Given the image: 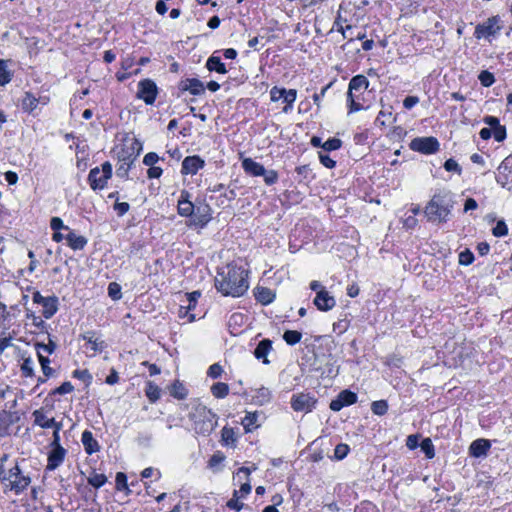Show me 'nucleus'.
<instances>
[{
  "label": "nucleus",
  "mask_w": 512,
  "mask_h": 512,
  "mask_svg": "<svg viewBox=\"0 0 512 512\" xmlns=\"http://www.w3.org/2000/svg\"><path fill=\"white\" fill-rule=\"evenodd\" d=\"M215 287L225 296L240 297L248 289L247 271L234 264H228L218 271Z\"/></svg>",
  "instance_id": "f257e3e1"
},
{
  "label": "nucleus",
  "mask_w": 512,
  "mask_h": 512,
  "mask_svg": "<svg viewBox=\"0 0 512 512\" xmlns=\"http://www.w3.org/2000/svg\"><path fill=\"white\" fill-rule=\"evenodd\" d=\"M188 418L192 422V428L195 433L203 436L210 435L218 422L217 415L199 400L191 401Z\"/></svg>",
  "instance_id": "f03ea898"
},
{
  "label": "nucleus",
  "mask_w": 512,
  "mask_h": 512,
  "mask_svg": "<svg viewBox=\"0 0 512 512\" xmlns=\"http://www.w3.org/2000/svg\"><path fill=\"white\" fill-rule=\"evenodd\" d=\"M454 207V200L450 192L435 194L425 207V215L428 221L433 223H445Z\"/></svg>",
  "instance_id": "7ed1b4c3"
},
{
  "label": "nucleus",
  "mask_w": 512,
  "mask_h": 512,
  "mask_svg": "<svg viewBox=\"0 0 512 512\" xmlns=\"http://www.w3.org/2000/svg\"><path fill=\"white\" fill-rule=\"evenodd\" d=\"M368 86L369 81L364 75H356L350 80L347 93L349 113L363 109V105L359 102V98L360 95L367 90Z\"/></svg>",
  "instance_id": "20e7f679"
},
{
  "label": "nucleus",
  "mask_w": 512,
  "mask_h": 512,
  "mask_svg": "<svg viewBox=\"0 0 512 512\" xmlns=\"http://www.w3.org/2000/svg\"><path fill=\"white\" fill-rule=\"evenodd\" d=\"M112 177V165L106 161L101 168H92L88 174V182L93 190H102L106 187L108 180Z\"/></svg>",
  "instance_id": "39448f33"
},
{
  "label": "nucleus",
  "mask_w": 512,
  "mask_h": 512,
  "mask_svg": "<svg viewBox=\"0 0 512 512\" xmlns=\"http://www.w3.org/2000/svg\"><path fill=\"white\" fill-rule=\"evenodd\" d=\"M132 151L131 153L124 152L122 155H119L120 165L118 166L116 170V174L118 177L121 178H127L128 172L131 168V165L133 164L136 157L140 154V151L142 150V146L140 142L135 140L132 144Z\"/></svg>",
  "instance_id": "423d86ee"
},
{
  "label": "nucleus",
  "mask_w": 512,
  "mask_h": 512,
  "mask_svg": "<svg viewBox=\"0 0 512 512\" xmlns=\"http://www.w3.org/2000/svg\"><path fill=\"white\" fill-rule=\"evenodd\" d=\"M409 147L411 150L420 152L422 154H433L439 150L440 144L435 137H416L414 138Z\"/></svg>",
  "instance_id": "0eeeda50"
},
{
  "label": "nucleus",
  "mask_w": 512,
  "mask_h": 512,
  "mask_svg": "<svg viewBox=\"0 0 512 512\" xmlns=\"http://www.w3.org/2000/svg\"><path fill=\"white\" fill-rule=\"evenodd\" d=\"M316 402L309 393H298L292 396L291 407L296 412L309 413L314 409Z\"/></svg>",
  "instance_id": "6e6552de"
},
{
  "label": "nucleus",
  "mask_w": 512,
  "mask_h": 512,
  "mask_svg": "<svg viewBox=\"0 0 512 512\" xmlns=\"http://www.w3.org/2000/svg\"><path fill=\"white\" fill-rule=\"evenodd\" d=\"M157 86L151 79H144L138 83L137 97L147 105H152L157 97Z\"/></svg>",
  "instance_id": "1a4fd4ad"
},
{
  "label": "nucleus",
  "mask_w": 512,
  "mask_h": 512,
  "mask_svg": "<svg viewBox=\"0 0 512 512\" xmlns=\"http://www.w3.org/2000/svg\"><path fill=\"white\" fill-rule=\"evenodd\" d=\"M7 479H10L11 489L16 493L25 490L31 482L30 477L21 475V469L18 465L9 470V477Z\"/></svg>",
  "instance_id": "9d476101"
},
{
  "label": "nucleus",
  "mask_w": 512,
  "mask_h": 512,
  "mask_svg": "<svg viewBox=\"0 0 512 512\" xmlns=\"http://www.w3.org/2000/svg\"><path fill=\"white\" fill-rule=\"evenodd\" d=\"M497 23H498L497 17L488 18L487 21L483 22L482 24H478L476 26L474 36L477 39L495 36L500 30V27L497 25Z\"/></svg>",
  "instance_id": "9b49d317"
},
{
  "label": "nucleus",
  "mask_w": 512,
  "mask_h": 512,
  "mask_svg": "<svg viewBox=\"0 0 512 512\" xmlns=\"http://www.w3.org/2000/svg\"><path fill=\"white\" fill-rule=\"evenodd\" d=\"M357 402V394L350 390L341 391L336 399H333L330 402V409L337 412L340 411L343 407L352 405Z\"/></svg>",
  "instance_id": "f8f14e48"
},
{
  "label": "nucleus",
  "mask_w": 512,
  "mask_h": 512,
  "mask_svg": "<svg viewBox=\"0 0 512 512\" xmlns=\"http://www.w3.org/2000/svg\"><path fill=\"white\" fill-rule=\"evenodd\" d=\"M270 96L272 101H278L283 99L287 103V106L283 109L284 112L288 111V107H291L296 100L297 92L295 89L286 90L285 88L273 87L270 90Z\"/></svg>",
  "instance_id": "ddd939ff"
},
{
  "label": "nucleus",
  "mask_w": 512,
  "mask_h": 512,
  "mask_svg": "<svg viewBox=\"0 0 512 512\" xmlns=\"http://www.w3.org/2000/svg\"><path fill=\"white\" fill-rule=\"evenodd\" d=\"M178 214L182 217H191L195 212V205L191 201V194L187 190H182L177 204Z\"/></svg>",
  "instance_id": "4468645a"
},
{
  "label": "nucleus",
  "mask_w": 512,
  "mask_h": 512,
  "mask_svg": "<svg viewBox=\"0 0 512 512\" xmlns=\"http://www.w3.org/2000/svg\"><path fill=\"white\" fill-rule=\"evenodd\" d=\"M211 220V208L207 204L195 206L190 225L204 227Z\"/></svg>",
  "instance_id": "2eb2a0df"
},
{
  "label": "nucleus",
  "mask_w": 512,
  "mask_h": 512,
  "mask_svg": "<svg viewBox=\"0 0 512 512\" xmlns=\"http://www.w3.org/2000/svg\"><path fill=\"white\" fill-rule=\"evenodd\" d=\"M314 305L320 311H329L336 305V300L326 289H320L314 298Z\"/></svg>",
  "instance_id": "dca6fc26"
},
{
  "label": "nucleus",
  "mask_w": 512,
  "mask_h": 512,
  "mask_svg": "<svg viewBox=\"0 0 512 512\" xmlns=\"http://www.w3.org/2000/svg\"><path fill=\"white\" fill-rule=\"evenodd\" d=\"M483 122L491 127L492 129V136L494 137L495 141L502 142L506 138V128L505 126L500 124V121L495 116H485L483 118Z\"/></svg>",
  "instance_id": "f3484780"
},
{
  "label": "nucleus",
  "mask_w": 512,
  "mask_h": 512,
  "mask_svg": "<svg viewBox=\"0 0 512 512\" xmlns=\"http://www.w3.org/2000/svg\"><path fill=\"white\" fill-rule=\"evenodd\" d=\"M204 164V160L199 156H188L182 162L181 173L194 175L204 167Z\"/></svg>",
  "instance_id": "a211bd4d"
},
{
  "label": "nucleus",
  "mask_w": 512,
  "mask_h": 512,
  "mask_svg": "<svg viewBox=\"0 0 512 512\" xmlns=\"http://www.w3.org/2000/svg\"><path fill=\"white\" fill-rule=\"evenodd\" d=\"M181 91H189L192 95H202L205 92L204 84L196 78H187L179 83Z\"/></svg>",
  "instance_id": "6ab92c4d"
},
{
  "label": "nucleus",
  "mask_w": 512,
  "mask_h": 512,
  "mask_svg": "<svg viewBox=\"0 0 512 512\" xmlns=\"http://www.w3.org/2000/svg\"><path fill=\"white\" fill-rule=\"evenodd\" d=\"M66 450L63 447L52 448L48 455L47 470L53 471L58 468L64 461Z\"/></svg>",
  "instance_id": "aec40b11"
},
{
  "label": "nucleus",
  "mask_w": 512,
  "mask_h": 512,
  "mask_svg": "<svg viewBox=\"0 0 512 512\" xmlns=\"http://www.w3.org/2000/svg\"><path fill=\"white\" fill-rule=\"evenodd\" d=\"M82 339L85 340L91 347L94 353L102 352L106 347V343L100 338L96 337L95 331H87L81 335Z\"/></svg>",
  "instance_id": "412c9836"
},
{
  "label": "nucleus",
  "mask_w": 512,
  "mask_h": 512,
  "mask_svg": "<svg viewBox=\"0 0 512 512\" xmlns=\"http://www.w3.org/2000/svg\"><path fill=\"white\" fill-rule=\"evenodd\" d=\"M490 447H491V444H490L489 440L477 439L471 443V445L469 447V452H470L471 456L482 457V456H486Z\"/></svg>",
  "instance_id": "4be33fe9"
},
{
  "label": "nucleus",
  "mask_w": 512,
  "mask_h": 512,
  "mask_svg": "<svg viewBox=\"0 0 512 512\" xmlns=\"http://www.w3.org/2000/svg\"><path fill=\"white\" fill-rule=\"evenodd\" d=\"M498 173L504 177V181H501V176H497L496 180L502 187L508 184L509 176L512 173V156L506 157L498 167Z\"/></svg>",
  "instance_id": "5701e85b"
},
{
  "label": "nucleus",
  "mask_w": 512,
  "mask_h": 512,
  "mask_svg": "<svg viewBox=\"0 0 512 512\" xmlns=\"http://www.w3.org/2000/svg\"><path fill=\"white\" fill-rule=\"evenodd\" d=\"M81 441L84 446L85 452L89 455L96 453L100 450V445L97 440L93 437L91 431L85 430L82 433Z\"/></svg>",
  "instance_id": "b1692460"
},
{
  "label": "nucleus",
  "mask_w": 512,
  "mask_h": 512,
  "mask_svg": "<svg viewBox=\"0 0 512 512\" xmlns=\"http://www.w3.org/2000/svg\"><path fill=\"white\" fill-rule=\"evenodd\" d=\"M272 349V341L270 339L261 340L254 350V356L258 360H262L264 364H268L269 360L267 359L268 353Z\"/></svg>",
  "instance_id": "393cba45"
},
{
  "label": "nucleus",
  "mask_w": 512,
  "mask_h": 512,
  "mask_svg": "<svg viewBox=\"0 0 512 512\" xmlns=\"http://www.w3.org/2000/svg\"><path fill=\"white\" fill-rule=\"evenodd\" d=\"M242 168L251 176H261L264 173V166L252 158H244L242 160Z\"/></svg>",
  "instance_id": "a878e982"
},
{
  "label": "nucleus",
  "mask_w": 512,
  "mask_h": 512,
  "mask_svg": "<svg viewBox=\"0 0 512 512\" xmlns=\"http://www.w3.org/2000/svg\"><path fill=\"white\" fill-rule=\"evenodd\" d=\"M68 246L73 250H82L86 244L87 239L84 236L77 235L74 231L69 230L65 236Z\"/></svg>",
  "instance_id": "bb28decb"
},
{
  "label": "nucleus",
  "mask_w": 512,
  "mask_h": 512,
  "mask_svg": "<svg viewBox=\"0 0 512 512\" xmlns=\"http://www.w3.org/2000/svg\"><path fill=\"white\" fill-rule=\"evenodd\" d=\"M250 473H251V469L248 467H241L236 473V477L241 479L242 475H243V478L246 480V482H244L241 485L240 490H238V496H240V497H244L251 492V485L249 483Z\"/></svg>",
  "instance_id": "cd10ccee"
},
{
  "label": "nucleus",
  "mask_w": 512,
  "mask_h": 512,
  "mask_svg": "<svg viewBox=\"0 0 512 512\" xmlns=\"http://www.w3.org/2000/svg\"><path fill=\"white\" fill-rule=\"evenodd\" d=\"M58 299L55 296L47 297L45 301L41 304L43 307L42 315L46 319H50L58 309Z\"/></svg>",
  "instance_id": "c85d7f7f"
},
{
  "label": "nucleus",
  "mask_w": 512,
  "mask_h": 512,
  "mask_svg": "<svg viewBox=\"0 0 512 512\" xmlns=\"http://www.w3.org/2000/svg\"><path fill=\"white\" fill-rule=\"evenodd\" d=\"M32 416L34 418V424L41 428H52V425H54V418H48L42 409L35 410Z\"/></svg>",
  "instance_id": "c756f323"
},
{
  "label": "nucleus",
  "mask_w": 512,
  "mask_h": 512,
  "mask_svg": "<svg viewBox=\"0 0 512 512\" xmlns=\"http://www.w3.org/2000/svg\"><path fill=\"white\" fill-rule=\"evenodd\" d=\"M206 68L209 71H215L220 74H226L227 69L225 67V64L221 61V58L219 56H216L215 54H212L207 62H206Z\"/></svg>",
  "instance_id": "7c9ffc66"
},
{
  "label": "nucleus",
  "mask_w": 512,
  "mask_h": 512,
  "mask_svg": "<svg viewBox=\"0 0 512 512\" xmlns=\"http://www.w3.org/2000/svg\"><path fill=\"white\" fill-rule=\"evenodd\" d=\"M271 397V391L266 387H261L255 390V393L252 395V401L254 404L262 406L268 403Z\"/></svg>",
  "instance_id": "2f4dec72"
},
{
  "label": "nucleus",
  "mask_w": 512,
  "mask_h": 512,
  "mask_svg": "<svg viewBox=\"0 0 512 512\" xmlns=\"http://www.w3.org/2000/svg\"><path fill=\"white\" fill-rule=\"evenodd\" d=\"M255 298L263 305H268L274 300L275 294L269 288L257 287L255 290Z\"/></svg>",
  "instance_id": "473e14b6"
},
{
  "label": "nucleus",
  "mask_w": 512,
  "mask_h": 512,
  "mask_svg": "<svg viewBox=\"0 0 512 512\" xmlns=\"http://www.w3.org/2000/svg\"><path fill=\"white\" fill-rule=\"evenodd\" d=\"M40 99L36 98L31 92H26L22 102L21 107L26 112H32L39 104Z\"/></svg>",
  "instance_id": "72a5a7b5"
},
{
  "label": "nucleus",
  "mask_w": 512,
  "mask_h": 512,
  "mask_svg": "<svg viewBox=\"0 0 512 512\" xmlns=\"http://www.w3.org/2000/svg\"><path fill=\"white\" fill-rule=\"evenodd\" d=\"M258 413L257 412H248L245 417L242 419V425L246 432H251L253 429L258 427L257 420H258Z\"/></svg>",
  "instance_id": "f704fd0d"
},
{
  "label": "nucleus",
  "mask_w": 512,
  "mask_h": 512,
  "mask_svg": "<svg viewBox=\"0 0 512 512\" xmlns=\"http://www.w3.org/2000/svg\"><path fill=\"white\" fill-rule=\"evenodd\" d=\"M211 393L215 398H225L229 394V386L224 382H217L211 386Z\"/></svg>",
  "instance_id": "c9c22d12"
},
{
  "label": "nucleus",
  "mask_w": 512,
  "mask_h": 512,
  "mask_svg": "<svg viewBox=\"0 0 512 512\" xmlns=\"http://www.w3.org/2000/svg\"><path fill=\"white\" fill-rule=\"evenodd\" d=\"M145 393L150 402H156L161 396L160 388L154 382H147Z\"/></svg>",
  "instance_id": "e433bc0d"
},
{
  "label": "nucleus",
  "mask_w": 512,
  "mask_h": 512,
  "mask_svg": "<svg viewBox=\"0 0 512 512\" xmlns=\"http://www.w3.org/2000/svg\"><path fill=\"white\" fill-rule=\"evenodd\" d=\"M302 333L296 330H286L283 334V339L288 345H296L301 341Z\"/></svg>",
  "instance_id": "4c0bfd02"
},
{
  "label": "nucleus",
  "mask_w": 512,
  "mask_h": 512,
  "mask_svg": "<svg viewBox=\"0 0 512 512\" xmlns=\"http://www.w3.org/2000/svg\"><path fill=\"white\" fill-rule=\"evenodd\" d=\"M371 410L375 415H385L388 411V403L386 400L374 401L371 404Z\"/></svg>",
  "instance_id": "58836bf2"
},
{
  "label": "nucleus",
  "mask_w": 512,
  "mask_h": 512,
  "mask_svg": "<svg viewBox=\"0 0 512 512\" xmlns=\"http://www.w3.org/2000/svg\"><path fill=\"white\" fill-rule=\"evenodd\" d=\"M171 395L177 399H184L187 396V390L180 382L176 381L172 385Z\"/></svg>",
  "instance_id": "ea45409f"
},
{
  "label": "nucleus",
  "mask_w": 512,
  "mask_h": 512,
  "mask_svg": "<svg viewBox=\"0 0 512 512\" xmlns=\"http://www.w3.org/2000/svg\"><path fill=\"white\" fill-rule=\"evenodd\" d=\"M107 481V477L104 474L93 473L88 478V483L94 488L102 487Z\"/></svg>",
  "instance_id": "a19ab883"
},
{
  "label": "nucleus",
  "mask_w": 512,
  "mask_h": 512,
  "mask_svg": "<svg viewBox=\"0 0 512 512\" xmlns=\"http://www.w3.org/2000/svg\"><path fill=\"white\" fill-rule=\"evenodd\" d=\"M420 446L428 459H432L435 456L434 445L430 438H425L420 444Z\"/></svg>",
  "instance_id": "79ce46f5"
},
{
  "label": "nucleus",
  "mask_w": 512,
  "mask_h": 512,
  "mask_svg": "<svg viewBox=\"0 0 512 512\" xmlns=\"http://www.w3.org/2000/svg\"><path fill=\"white\" fill-rule=\"evenodd\" d=\"M38 359L42 367L43 374L46 377H49L53 374V369L49 366L50 360L43 355L40 350H38Z\"/></svg>",
  "instance_id": "37998d69"
},
{
  "label": "nucleus",
  "mask_w": 512,
  "mask_h": 512,
  "mask_svg": "<svg viewBox=\"0 0 512 512\" xmlns=\"http://www.w3.org/2000/svg\"><path fill=\"white\" fill-rule=\"evenodd\" d=\"M33 360L30 357L24 358L21 364V371L25 377H32L34 375Z\"/></svg>",
  "instance_id": "c03bdc74"
},
{
  "label": "nucleus",
  "mask_w": 512,
  "mask_h": 512,
  "mask_svg": "<svg viewBox=\"0 0 512 512\" xmlns=\"http://www.w3.org/2000/svg\"><path fill=\"white\" fill-rule=\"evenodd\" d=\"M108 295L113 300H119L122 297L121 286L116 282L109 283Z\"/></svg>",
  "instance_id": "a18cd8bd"
},
{
  "label": "nucleus",
  "mask_w": 512,
  "mask_h": 512,
  "mask_svg": "<svg viewBox=\"0 0 512 512\" xmlns=\"http://www.w3.org/2000/svg\"><path fill=\"white\" fill-rule=\"evenodd\" d=\"M478 79L484 87H490L495 82L494 75L489 71H482Z\"/></svg>",
  "instance_id": "49530a36"
},
{
  "label": "nucleus",
  "mask_w": 512,
  "mask_h": 512,
  "mask_svg": "<svg viewBox=\"0 0 512 512\" xmlns=\"http://www.w3.org/2000/svg\"><path fill=\"white\" fill-rule=\"evenodd\" d=\"M349 450H350V448L347 444H344V443L338 444L334 449L335 459H337V460L344 459L347 456V454L349 453Z\"/></svg>",
  "instance_id": "de8ad7c7"
},
{
  "label": "nucleus",
  "mask_w": 512,
  "mask_h": 512,
  "mask_svg": "<svg viewBox=\"0 0 512 512\" xmlns=\"http://www.w3.org/2000/svg\"><path fill=\"white\" fill-rule=\"evenodd\" d=\"M239 499L240 496H238V491L235 490L233 493V497L227 502V507L235 511H240L243 508L244 504L240 502Z\"/></svg>",
  "instance_id": "09e8293b"
},
{
  "label": "nucleus",
  "mask_w": 512,
  "mask_h": 512,
  "mask_svg": "<svg viewBox=\"0 0 512 512\" xmlns=\"http://www.w3.org/2000/svg\"><path fill=\"white\" fill-rule=\"evenodd\" d=\"M342 141L338 138H330L327 141H325L322 145V148L325 151H334L341 147Z\"/></svg>",
  "instance_id": "8fccbe9b"
},
{
  "label": "nucleus",
  "mask_w": 512,
  "mask_h": 512,
  "mask_svg": "<svg viewBox=\"0 0 512 512\" xmlns=\"http://www.w3.org/2000/svg\"><path fill=\"white\" fill-rule=\"evenodd\" d=\"M201 296V293L199 291H193L191 293L186 294V299L188 304L185 305L188 310H193L196 307L197 301L199 297Z\"/></svg>",
  "instance_id": "3c124183"
},
{
  "label": "nucleus",
  "mask_w": 512,
  "mask_h": 512,
  "mask_svg": "<svg viewBox=\"0 0 512 512\" xmlns=\"http://www.w3.org/2000/svg\"><path fill=\"white\" fill-rule=\"evenodd\" d=\"M492 233L495 237H502L507 235L508 228L503 220H499L496 226L493 228Z\"/></svg>",
  "instance_id": "603ef678"
},
{
  "label": "nucleus",
  "mask_w": 512,
  "mask_h": 512,
  "mask_svg": "<svg viewBox=\"0 0 512 512\" xmlns=\"http://www.w3.org/2000/svg\"><path fill=\"white\" fill-rule=\"evenodd\" d=\"M261 176L264 177V182L267 185H273L278 181V174L275 170H266L264 168V173Z\"/></svg>",
  "instance_id": "864d4df0"
},
{
  "label": "nucleus",
  "mask_w": 512,
  "mask_h": 512,
  "mask_svg": "<svg viewBox=\"0 0 512 512\" xmlns=\"http://www.w3.org/2000/svg\"><path fill=\"white\" fill-rule=\"evenodd\" d=\"M444 168L448 172H455L457 174H461L462 169L460 165L452 158L448 159L444 163Z\"/></svg>",
  "instance_id": "5fc2aeb1"
},
{
  "label": "nucleus",
  "mask_w": 512,
  "mask_h": 512,
  "mask_svg": "<svg viewBox=\"0 0 512 512\" xmlns=\"http://www.w3.org/2000/svg\"><path fill=\"white\" fill-rule=\"evenodd\" d=\"M474 261L473 253L466 249L459 254V263L461 265H470Z\"/></svg>",
  "instance_id": "6e6d98bb"
},
{
  "label": "nucleus",
  "mask_w": 512,
  "mask_h": 512,
  "mask_svg": "<svg viewBox=\"0 0 512 512\" xmlns=\"http://www.w3.org/2000/svg\"><path fill=\"white\" fill-rule=\"evenodd\" d=\"M223 373L222 366L218 363L211 365L207 371V375L213 379L220 378Z\"/></svg>",
  "instance_id": "4d7b16f0"
},
{
  "label": "nucleus",
  "mask_w": 512,
  "mask_h": 512,
  "mask_svg": "<svg viewBox=\"0 0 512 512\" xmlns=\"http://www.w3.org/2000/svg\"><path fill=\"white\" fill-rule=\"evenodd\" d=\"M73 377L80 379V380L86 382L87 384H89L92 380L91 374L86 369H84V370L77 369V370L73 371Z\"/></svg>",
  "instance_id": "13d9d810"
},
{
  "label": "nucleus",
  "mask_w": 512,
  "mask_h": 512,
  "mask_svg": "<svg viewBox=\"0 0 512 512\" xmlns=\"http://www.w3.org/2000/svg\"><path fill=\"white\" fill-rule=\"evenodd\" d=\"M74 390L73 385L70 382H64L59 387H57L55 390L52 391L51 394H68L71 393Z\"/></svg>",
  "instance_id": "bf43d9fd"
},
{
  "label": "nucleus",
  "mask_w": 512,
  "mask_h": 512,
  "mask_svg": "<svg viewBox=\"0 0 512 512\" xmlns=\"http://www.w3.org/2000/svg\"><path fill=\"white\" fill-rule=\"evenodd\" d=\"M392 114L391 112H384V111H380L376 120H375V124L377 126H386L387 125V120H389L391 118Z\"/></svg>",
  "instance_id": "052dcab7"
},
{
  "label": "nucleus",
  "mask_w": 512,
  "mask_h": 512,
  "mask_svg": "<svg viewBox=\"0 0 512 512\" xmlns=\"http://www.w3.org/2000/svg\"><path fill=\"white\" fill-rule=\"evenodd\" d=\"M130 205L127 202H117L114 204V210L118 216H123L129 211Z\"/></svg>",
  "instance_id": "680f3d73"
},
{
  "label": "nucleus",
  "mask_w": 512,
  "mask_h": 512,
  "mask_svg": "<svg viewBox=\"0 0 512 512\" xmlns=\"http://www.w3.org/2000/svg\"><path fill=\"white\" fill-rule=\"evenodd\" d=\"M116 487L118 490L127 488V477L123 472H118L116 474Z\"/></svg>",
  "instance_id": "e2e57ef3"
},
{
  "label": "nucleus",
  "mask_w": 512,
  "mask_h": 512,
  "mask_svg": "<svg viewBox=\"0 0 512 512\" xmlns=\"http://www.w3.org/2000/svg\"><path fill=\"white\" fill-rule=\"evenodd\" d=\"M178 316L179 318H188L189 322H192L195 320V315L190 313V310L186 308L185 305H181L178 309Z\"/></svg>",
  "instance_id": "0e129e2a"
},
{
  "label": "nucleus",
  "mask_w": 512,
  "mask_h": 512,
  "mask_svg": "<svg viewBox=\"0 0 512 512\" xmlns=\"http://www.w3.org/2000/svg\"><path fill=\"white\" fill-rule=\"evenodd\" d=\"M55 347V344L51 341L48 344L36 343L37 351L40 350V352H46L47 354H52L55 350Z\"/></svg>",
  "instance_id": "69168bd1"
},
{
  "label": "nucleus",
  "mask_w": 512,
  "mask_h": 512,
  "mask_svg": "<svg viewBox=\"0 0 512 512\" xmlns=\"http://www.w3.org/2000/svg\"><path fill=\"white\" fill-rule=\"evenodd\" d=\"M159 160V157L156 153L154 152H149L147 153L145 156H144V159H143V163L146 165V166H154V164L156 162H158Z\"/></svg>",
  "instance_id": "338daca9"
},
{
  "label": "nucleus",
  "mask_w": 512,
  "mask_h": 512,
  "mask_svg": "<svg viewBox=\"0 0 512 512\" xmlns=\"http://www.w3.org/2000/svg\"><path fill=\"white\" fill-rule=\"evenodd\" d=\"M224 458H225V457L223 456V454H221V453H219V452H218V453H215V454H213V455L211 456V458L209 459L208 466H209L210 468H214V467H216L217 465L221 464V463L223 462Z\"/></svg>",
  "instance_id": "774afa93"
}]
</instances>
